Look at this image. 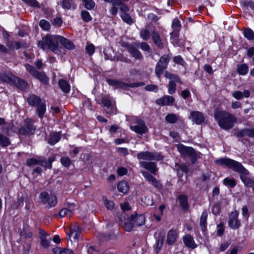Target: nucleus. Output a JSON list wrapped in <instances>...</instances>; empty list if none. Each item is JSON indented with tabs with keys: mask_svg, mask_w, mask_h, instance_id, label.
<instances>
[{
	"mask_svg": "<svg viewBox=\"0 0 254 254\" xmlns=\"http://www.w3.org/2000/svg\"><path fill=\"white\" fill-rule=\"evenodd\" d=\"M214 117L219 126L225 130L231 129L237 122V118L226 110L216 109Z\"/></svg>",
	"mask_w": 254,
	"mask_h": 254,
	"instance_id": "2",
	"label": "nucleus"
},
{
	"mask_svg": "<svg viewBox=\"0 0 254 254\" xmlns=\"http://www.w3.org/2000/svg\"><path fill=\"white\" fill-rule=\"evenodd\" d=\"M168 88V91L169 94L173 95L176 92L177 84L173 81H169L168 84L167 85Z\"/></svg>",
	"mask_w": 254,
	"mask_h": 254,
	"instance_id": "50",
	"label": "nucleus"
},
{
	"mask_svg": "<svg viewBox=\"0 0 254 254\" xmlns=\"http://www.w3.org/2000/svg\"><path fill=\"white\" fill-rule=\"evenodd\" d=\"M223 184L229 188H234L237 185V183L235 179L227 177L223 180Z\"/></svg>",
	"mask_w": 254,
	"mask_h": 254,
	"instance_id": "42",
	"label": "nucleus"
},
{
	"mask_svg": "<svg viewBox=\"0 0 254 254\" xmlns=\"http://www.w3.org/2000/svg\"><path fill=\"white\" fill-rule=\"evenodd\" d=\"M171 27L173 29V30H181L182 25L178 18L176 17L173 19Z\"/></svg>",
	"mask_w": 254,
	"mask_h": 254,
	"instance_id": "53",
	"label": "nucleus"
},
{
	"mask_svg": "<svg viewBox=\"0 0 254 254\" xmlns=\"http://www.w3.org/2000/svg\"><path fill=\"white\" fill-rule=\"evenodd\" d=\"M62 137L61 131H52L50 133L49 136L46 138L48 143L51 145H54L60 141Z\"/></svg>",
	"mask_w": 254,
	"mask_h": 254,
	"instance_id": "23",
	"label": "nucleus"
},
{
	"mask_svg": "<svg viewBox=\"0 0 254 254\" xmlns=\"http://www.w3.org/2000/svg\"><path fill=\"white\" fill-rule=\"evenodd\" d=\"M60 161L62 165L66 168H68L72 163L71 160L68 156L61 157Z\"/></svg>",
	"mask_w": 254,
	"mask_h": 254,
	"instance_id": "55",
	"label": "nucleus"
},
{
	"mask_svg": "<svg viewBox=\"0 0 254 254\" xmlns=\"http://www.w3.org/2000/svg\"><path fill=\"white\" fill-rule=\"evenodd\" d=\"M208 216V212L206 210H204L200 216L199 225L203 232L207 231V219Z\"/></svg>",
	"mask_w": 254,
	"mask_h": 254,
	"instance_id": "33",
	"label": "nucleus"
},
{
	"mask_svg": "<svg viewBox=\"0 0 254 254\" xmlns=\"http://www.w3.org/2000/svg\"><path fill=\"white\" fill-rule=\"evenodd\" d=\"M24 125L17 130V134L19 136H30L35 134L36 127L34 125V121L31 118L24 120Z\"/></svg>",
	"mask_w": 254,
	"mask_h": 254,
	"instance_id": "7",
	"label": "nucleus"
},
{
	"mask_svg": "<svg viewBox=\"0 0 254 254\" xmlns=\"http://www.w3.org/2000/svg\"><path fill=\"white\" fill-rule=\"evenodd\" d=\"M10 84L14 85L16 88L22 91H26L29 88L28 82L19 77L12 74V78Z\"/></svg>",
	"mask_w": 254,
	"mask_h": 254,
	"instance_id": "15",
	"label": "nucleus"
},
{
	"mask_svg": "<svg viewBox=\"0 0 254 254\" xmlns=\"http://www.w3.org/2000/svg\"><path fill=\"white\" fill-rule=\"evenodd\" d=\"M164 244V236H159L156 241L155 244V251L157 254H158L160 252Z\"/></svg>",
	"mask_w": 254,
	"mask_h": 254,
	"instance_id": "44",
	"label": "nucleus"
},
{
	"mask_svg": "<svg viewBox=\"0 0 254 254\" xmlns=\"http://www.w3.org/2000/svg\"><path fill=\"white\" fill-rule=\"evenodd\" d=\"M130 128L136 133L142 134L145 133L147 131V127L144 123L136 126H130Z\"/></svg>",
	"mask_w": 254,
	"mask_h": 254,
	"instance_id": "36",
	"label": "nucleus"
},
{
	"mask_svg": "<svg viewBox=\"0 0 254 254\" xmlns=\"http://www.w3.org/2000/svg\"><path fill=\"white\" fill-rule=\"evenodd\" d=\"M135 226L132 221L131 220L130 217L124 223V228L125 230L127 232H130L133 227Z\"/></svg>",
	"mask_w": 254,
	"mask_h": 254,
	"instance_id": "49",
	"label": "nucleus"
},
{
	"mask_svg": "<svg viewBox=\"0 0 254 254\" xmlns=\"http://www.w3.org/2000/svg\"><path fill=\"white\" fill-rule=\"evenodd\" d=\"M244 37L250 41L254 40V32L250 28H245L243 31Z\"/></svg>",
	"mask_w": 254,
	"mask_h": 254,
	"instance_id": "43",
	"label": "nucleus"
},
{
	"mask_svg": "<svg viewBox=\"0 0 254 254\" xmlns=\"http://www.w3.org/2000/svg\"><path fill=\"white\" fill-rule=\"evenodd\" d=\"M56 160V155L53 154L49 157L48 160L43 156H38L37 158H31L26 160V164L28 166H33L36 165H40L44 167L45 169H51L52 163Z\"/></svg>",
	"mask_w": 254,
	"mask_h": 254,
	"instance_id": "6",
	"label": "nucleus"
},
{
	"mask_svg": "<svg viewBox=\"0 0 254 254\" xmlns=\"http://www.w3.org/2000/svg\"><path fill=\"white\" fill-rule=\"evenodd\" d=\"M175 102V98L170 95H164L155 100V103L160 106H172Z\"/></svg>",
	"mask_w": 254,
	"mask_h": 254,
	"instance_id": "18",
	"label": "nucleus"
},
{
	"mask_svg": "<svg viewBox=\"0 0 254 254\" xmlns=\"http://www.w3.org/2000/svg\"><path fill=\"white\" fill-rule=\"evenodd\" d=\"M170 60V56L169 54L163 55L160 58L155 69V74L159 78L163 71L167 68Z\"/></svg>",
	"mask_w": 254,
	"mask_h": 254,
	"instance_id": "11",
	"label": "nucleus"
},
{
	"mask_svg": "<svg viewBox=\"0 0 254 254\" xmlns=\"http://www.w3.org/2000/svg\"><path fill=\"white\" fill-rule=\"evenodd\" d=\"M179 235L176 229H172L167 234L166 243L168 245H173L177 241Z\"/></svg>",
	"mask_w": 254,
	"mask_h": 254,
	"instance_id": "26",
	"label": "nucleus"
},
{
	"mask_svg": "<svg viewBox=\"0 0 254 254\" xmlns=\"http://www.w3.org/2000/svg\"><path fill=\"white\" fill-rule=\"evenodd\" d=\"M165 120L167 123L171 124H174L177 122L184 123L180 116L175 113L167 114L165 117Z\"/></svg>",
	"mask_w": 254,
	"mask_h": 254,
	"instance_id": "29",
	"label": "nucleus"
},
{
	"mask_svg": "<svg viewBox=\"0 0 254 254\" xmlns=\"http://www.w3.org/2000/svg\"><path fill=\"white\" fill-rule=\"evenodd\" d=\"M128 52L131 55V56L136 59L142 60L143 59V56L140 52L134 46L129 48Z\"/></svg>",
	"mask_w": 254,
	"mask_h": 254,
	"instance_id": "39",
	"label": "nucleus"
},
{
	"mask_svg": "<svg viewBox=\"0 0 254 254\" xmlns=\"http://www.w3.org/2000/svg\"><path fill=\"white\" fill-rule=\"evenodd\" d=\"M58 85L64 94H68L70 91V85L67 81L64 79H60L58 81Z\"/></svg>",
	"mask_w": 254,
	"mask_h": 254,
	"instance_id": "34",
	"label": "nucleus"
},
{
	"mask_svg": "<svg viewBox=\"0 0 254 254\" xmlns=\"http://www.w3.org/2000/svg\"><path fill=\"white\" fill-rule=\"evenodd\" d=\"M131 220L132 221L134 226H140L143 225L145 221V216L143 214L131 215Z\"/></svg>",
	"mask_w": 254,
	"mask_h": 254,
	"instance_id": "30",
	"label": "nucleus"
},
{
	"mask_svg": "<svg viewBox=\"0 0 254 254\" xmlns=\"http://www.w3.org/2000/svg\"><path fill=\"white\" fill-rule=\"evenodd\" d=\"M173 61L175 64L183 66H185L186 65V63L181 56H175L173 59Z\"/></svg>",
	"mask_w": 254,
	"mask_h": 254,
	"instance_id": "60",
	"label": "nucleus"
},
{
	"mask_svg": "<svg viewBox=\"0 0 254 254\" xmlns=\"http://www.w3.org/2000/svg\"><path fill=\"white\" fill-rule=\"evenodd\" d=\"M10 144V141L6 136L0 132V145L1 147H7Z\"/></svg>",
	"mask_w": 254,
	"mask_h": 254,
	"instance_id": "46",
	"label": "nucleus"
},
{
	"mask_svg": "<svg viewBox=\"0 0 254 254\" xmlns=\"http://www.w3.org/2000/svg\"><path fill=\"white\" fill-rule=\"evenodd\" d=\"M25 67L34 78L39 80L44 85L48 84L49 79L44 72L38 71L34 66L29 64H26Z\"/></svg>",
	"mask_w": 254,
	"mask_h": 254,
	"instance_id": "10",
	"label": "nucleus"
},
{
	"mask_svg": "<svg viewBox=\"0 0 254 254\" xmlns=\"http://www.w3.org/2000/svg\"><path fill=\"white\" fill-rule=\"evenodd\" d=\"M85 7L89 10H91L95 6V2L93 0H83Z\"/></svg>",
	"mask_w": 254,
	"mask_h": 254,
	"instance_id": "62",
	"label": "nucleus"
},
{
	"mask_svg": "<svg viewBox=\"0 0 254 254\" xmlns=\"http://www.w3.org/2000/svg\"><path fill=\"white\" fill-rule=\"evenodd\" d=\"M39 200L43 204H48L49 207H54L57 204V198L56 195L49 194L46 191H42L39 195Z\"/></svg>",
	"mask_w": 254,
	"mask_h": 254,
	"instance_id": "13",
	"label": "nucleus"
},
{
	"mask_svg": "<svg viewBox=\"0 0 254 254\" xmlns=\"http://www.w3.org/2000/svg\"><path fill=\"white\" fill-rule=\"evenodd\" d=\"M192 121L197 125H200L204 122L205 117L202 113L195 111L190 112Z\"/></svg>",
	"mask_w": 254,
	"mask_h": 254,
	"instance_id": "27",
	"label": "nucleus"
},
{
	"mask_svg": "<svg viewBox=\"0 0 254 254\" xmlns=\"http://www.w3.org/2000/svg\"><path fill=\"white\" fill-rule=\"evenodd\" d=\"M177 148L183 157H189L192 164L196 163L198 158H201V153L199 152H196L192 147L186 146L181 144L177 145Z\"/></svg>",
	"mask_w": 254,
	"mask_h": 254,
	"instance_id": "5",
	"label": "nucleus"
},
{
	"mask_svg": "<svg viewBox=\"0 0 254 254\" xmlns=\"http://www.w3.org/2000/svg\"><path fill=\"white\" fill-rule=\"evenodd\" d=\"M241 5L246 9L254 10V1L252 0H244L241 2Z\"/></svg>",
	"mask_w": 254,
	"mask_h": 254,
	"instance_id": "45",
	"label": "nucleus"
},
{
	"mask_svg": "<svg viewBox=\"0 0 254 254\" xmlns=\"http://www.w3.org/2000/svg\"><path fill=\"white\" fill-rule=\"evenodd\" d=\"M12 74H11L10 76H8L0 72V81L10 84L11 82V79L12 78Z\"/></svg>",
	"mask_w": 254,
	"mask_h": 254,
	"instance_id": "52",
	"label": "nucleus"
},
{
	"mask_svg": "<svg viewBox=\"0 0 254 254\" xmlns=\"http://www.w3.org/2000/svg\"><path fill=\"white\" fill-rule=\"evenodd\" d=\"M236 71L240 75H245L248 73L249 66L246 64H237Z\"/></svg>",
	"mask_w": 254,
	"mask_h": 254,
	"instance_id": "40",
	"label": "nucleus"
},
{
	"mask_svg": "<svg viewBox=\"0 0 254 254\" xmlns=\"http://www.w3.org/2000/svg\"><path fill=\"white\" fill-rule=\"evenodd\" d=\"M85 50L88 55L91 56L95 53V48L93 44L87 43L85 47Z\"/></svg>",
	"mask_w": 254,
	"mask_h": 254,
	"instance_id": "59",
	"label": "nucleus"
},
{
	"mask_svg": "<svg viewBox=\"0 0 254 254\" xmlns=\"http://www.w3.org/2000/svg\"><path fill=\"white\" fill-rule=\"evenodd\" d=\"M183 241L185 246L188 248L193 250L197 247V245L195 243L193 237L190 234H187L183 236Z\"/></svg>",
	"mask_w": 254,
	"mask_h": 254,
	"instance_id": "25",
	"label": "nucleus"
},
{
	"mask_svg": "<svg viewBox=\"0 0 254 254\" xmlns=\"http://www.w3.org/2000/svg\"><path fill=\"white\" fill-rule=\"evenodd\" d=\"M19 235L21 238L25 239H32L33 233L28 227H24L22 230L20 231Z\"/></svg>",
	"mask_w": 254,
	"mask_h": 254,
	"instance_id": "41",
	"label": "nucleus"
},
{
	"mask_svg": "<svg viewBox=\"0 0 254 254\" xmlns=\"http://www.w3.org/2000/svg\"><path fill=\"white\" fill-rule=\"evenodd\" d=\"M39 26L44 31H49L51 29L50 22L45 19H42L40 21Z\"/></svg>",
	"mask_w": 254,
	"mask_h": 254,
	"instance_id": "47",
	"label": "nucleus"
},
{
	"mask_svg": "<svg viewBox=\"0 0 254 254\" xmlns=\"http://www.w3.org/2000/svg\"><path fill=\"white\" fill-rule=\"evenodd\" d=\"M14 45V49L16 50L20 48H27L29 47V45L24 41L21 42H11Z\"/></svg>",
	"mask_w": 254,
	"mask_h": 254,
	"instance_id": "54",
	"label": "nucleus"
},
{
	"mask_svg": "<svg viewBox=\"0 0 254 254\" xmlns=\"http://www.w3.org/2000/svg\"><path fill=\"white\" fill-rule=\"evenodd\" d=\"M129 0H117L112 4L117 5V6H120V9L123 13H127L129 11V7L127 5L124 3V2H127Z\"/></svg>",
	"mask_w": 254,
	"mask_h": 254,
	"instance_id": "37",
	"label": "nucleus"
},
{
	"mask_svg": "<svg viewBox=\"0 0 254 254\" xmlns=\"http://www.w3.org/2000/svg\"><path fill=\"white\" fill-rule=\"evenodd\" d=\"M107 82L113 86L115 89H121L127 90L128 88H136L143 86L145 85L144 82H136L131 83H127L118 79H107Z\"/></svg>",
	"mask_w": 254,
	"mask_h": 254,
	"instance_id": "8",
	"label": "nucleus"
},
{
	"mask_svg": "<svg viewBox=\"0 0 254 254\" xmlns=\"http://www.w3.org/2000/svg\"><path fill=\"white\" fill-rule=\"evenodd\" d=\"M165 77L170 80L169 81H173L175 83H179L183 84V82L182 81L180 77L174 73H171L169 71H166L165 73Z\"/></svg>",
	"mask_w": 254,
	"mask_h": 254,
	"instance_id": "35",
	"label": "nucleus"
},
{
	"mask_svg": "<svg viewBox=\"0 0 254 254\" xmlns=\"http://www.w3.org/2000/svg\"><path fill=\"white\" fill-rule=\"evenodd\" d=\"M103 200L104 201L105 207L109 210H112L114 208L115 203L113 200H108L106 197H103Z\"/></svg>",
	"mask_w": 254,
	"mask_h": 254,
	"instance_id": "57",
	"label": "nucleus"
},
{
	"mask_svg": "<svg viewBox=\"0 0 254 254\" xmlns=\"http://www.w3.org/2000/svg\"><path fill=\"white\" fill-rule=\"evenodd\" d=\"M225 232V225L223 222H220L217 225L216 235L218 237H222Z\"/></svg>",
	"mask_w": 254,
	"mask_h": 254,
	"instance_id": "48",
	"label": "nucleus"
},
{
	"mask_svg": "<svg viewBox=\"0 0 254 254\" xmlns=\"http://www.w3.org/2000/svg\"><path fill=\"white\" fill-rule=\"evenodd\" d=\"M180 32V31L179 30H173V31L170 33L171 39H172L173 42L176 43H177L179 42Z\"/></svg>",
	"mask_w": 254,
	"mask_h": 254,
	"instance_id": "61",
	"label": "nucleus"
},
{
	"mask_svg": "<svg viewBox=\"0 0 254 254\" xmlns=\"http://www.w3.org/2000/svg\"><path fill=\"white\" fill-rule=\"evenodd\" d=\"M212 213L215 215H218L221 212V205L218 202L215 203L212 208Z\"/></svg>",
	"mask_w": 254,
	"mask_h": 254,
	"instance_id": "63",
	"label": "nucleus"
},
{
	"mask_svg": "<svg viewBox=\"0 0 254 254\" xmlns=\"http://www.w3.org/2000/svg\"><path fill=\"white\" fill-rule=\"evenodd\" d=\"M98 103L102 104V107L104 108V112L109 116L117 113V109L115 102L110 96H102L100 102H98Z\"/></svg>",
	"mask_w": 254,
	"mask_h": 254,
	"instance_id": "9",
	"label": "nucleus"
},
{
	"mask_svg": "<svg viewBox=\"0 0 254 254\" xmlns=\"http://www.w3.org/2000/svg\"><path fill=\"white\" fill-rule=\"evenodd\" d=\"M151 38L154 44L158 49L162 50L164 48L167 40L165 38L161 37L158 32L155 30L152 31Z\"/></svg>",
	"mask_w": 254,
	"mask_h": 254,
	"instance_id": "17",
	"label": "nucleus"
},
{
	"mask_svg": "<svg viewBox=\"0 0 254 254\" xmlns=\"http://www.w3.org/2000/svg\"><path fill=\"white\" fill-rule=\"evenodd\" d=\"M235 135L238 138L248 136L254 138V127L245 128L241 130H238L235 133Z\"/></svg>",
	"mask_w": 254,
	"mask_h": 254,
	"instance_id": "21",
	"label": "nucleus"
},
{
	"mask_svg": "<svg viewBox=\"0 0 254 254\" xmlns=\"http://www.w3.org/2000/svg\"><path fill=\"white\" fill-rule=\"evenodd\" d=\"M60 35L47 34L38 42L37 45L44 51L50 50L55 54H59L60 52Z\"/></svg>",
	"mask_w": 254,
	"mask_h": 254,
	"instance_id": "3",
	"label": "nucleus"
},
{
	"mask_svg": "<svg viewBox=\"0 0 254 254\" xmlns=\"http://www.w3.org/2000/svg\"><path fill=\"white\" fill-rule=\"evenodd\" d=\"M139 166L150 172V174L156 175L158 171L157 164L152 161H140Z\"/></svg>",
	"mask_w": 254,
	"mask_h": 254,
	"instance_id": "19",
	"label": "nucleus"
},
{
	"mask_svg": "<svg viewBox=\"0 0 254 254\" xmlns=\"http://www.w3.org/2000/svg\"><path fill=\"white\" fill-rule=\"evenodd\" d=\"M63 22V21L61 17H56L54 18L52 23L55 27H60L62 26Z\"/></svg>",
	"mask_w": 254,
	"mask_h": 254,
	"instance_id": "64",
	"label": "nucleus"
},
{
	"mask_svg": "<svg viewBox=\"0 0 254 254\" xmlns=\"http://www.w3.org/2000/svg\"><path fill=\"white\" fill-rule=\"evenodd\" d=\"M141 173L145 179L151 184L155 188L160 190L163 188V185L160 180L155 178L152 174L147 171H142Z\"/></svg>",
	"mask_w": 254,
	"mask_h": 254,
	"instance_id": "16",
	"label": "nucleus"
},
{
	"mask_svg": "<svg viewBox=\"0 0 254 254\" xmlns=\"http://www.w3.org/2000/svg\"><path fill=\"white\" fill-rule=\"evenodd\" d=\"M177 200L179 202V206L184 212L187 211L189 209L188 196L187 194H181L178 195Z\"/></svg>",
	"mask_w": 254,
	"mask_h": 254,
	"instance_id": "22",
	"label": "nucleus"
},
{
	"mask_svg": "<svg viewBox=\"0 0 254 254\" xmlns=\"http://www.w3.org/2000/svg\"><path fill=\"white\" fill-rule=\"evenodd\" d=\"M175 168L177 176L178 178H180L181 180H182L181 178L183 175V173H185L186 174H187L189 173L188 166L186 165L185 163H176Z\"/></svg>",
	"mask_w": 254,
	"mask_h": 254,
	"instance_id": "28",
	"label": "nucleus"
},
{
	"mask_svg": "<svg viewBox=\"0 0 254 254\" xmlns=\"http://www.w3.org/2000/svg\"><path fill=\"white\" fill-rule=\"evenodd\" d=\"M59 43L67 50H71L75 48V46L71 41L62 36L60 37Z\"/></svg>",
	"mask_w": 254,
	"mask_h": 254,
	"instance_id": "31",
	"label": "nucleus"
},
{
	"mask_svg": "<svg viewBox=\"0 0 254 254\" xmlns=\"http://www.w3.org/2000/svg\"><path fill=\"white\" fill-rule=\"evenodd\" d=\"M69 236L74 235L73 238L75 240H78L81 237L82 229L77 223L71 224L69 226Z\"/></svg>",
	"mask_w": 254,
	"mask_h": 254,
	"instance_id": "20",
	"label": "nucleus"
},
{
	"mask_svg": "<svg viewBox=\"0 0 254 254\" xmlns=\"http://www.w3.org/2000/svg\"><path fill=\"white\" fill-rule=\"evenodd\" d=\"M117 189L119 192L123 193L124 194H126L129 190V184L127 181L122 180L118 183Z\"/></svg>",
	"mask_w": 254,
	"mask_h": 254,
	"instance_id": "32",
	"label": "nucleus"
},
{
	"mask_svg": "<svg viewBox=\"0 0 254 254\" xmlns=\"http://www.w3.org/2000/svg\"><path fill=\"white\" fill-rule=\"evenodd\" d=\"M121 17L123 20L128 24L131 25L134 22L131 17L127 13H122L121 14Z\"/></svg>",
	"mask_w": 254,
	"mask_h": 254,
	"instance_id": "51",
	"label": "nucleus"
},
{
	"mask_svg": "<svg viewBox=\"0 0 254 254\" xmlns=\"http://www.w3.org/2000/svg\"><path fill=\"white\" fill-rule=\"evenodd\" d=\"M136 157L138 160H145L148 161H161L164 158L163 155L158 153L151 151H142L136 154Z\"/></svg>",
	"mask_w": 254,
	"mask_h": 254,
	"instance_id": "12",
	"label": "nucleus"
},
{
	"mask_svg": "<svg viewBox=\"0 0 254 254\" xmlns=\"http://www.w3.org/2000/svg\"><path fill=\"white\" fill-rule=\"evenodd\" d=\"M239 215V212L235 210L232 212L229 216L228 226L233 230L239 229L241 226V221L238 218Z\"/></svg>",
	"mask_w": 254,
	"mask_h": 254,
	"instance_id": "14",
	"label": "nucleus"
},
{
	"mask_svg": "<svg viewBox=\"0 0 254 254\" xmlns=\"http://www.w3.org/2000/svg\"><path fill=\"white\" fill-rule=\"evenodd\" d=\"M140 35L143 40L147 41L150 38V35L151 36V33L150 34V31L148 29H142L140 31Z\"/></svg>",
	"mask_w": 254,
	"mask_h": 254,
	"instance_id": "56",
	"label": "nucleus"
},
{
	"mask_svg": "<svg viewBox=\"0 0 254 254\" xmlns=\"http://www.w3.org/2000/svg\"><path fill=\"white\" fill-rule=\"evenodd\" d=\"M26 100L29 106L36 108V114L40 119H42L46 112L45 102L42 101L40 97L34 94H29Z\"/></svg>",
	"mask_w": 254,
	"mask_h": 254,
	"instance_id": "4",
	"label": "nucleus"
},
{
	"mask_svg": "<svg viewBox=\"0 0 254 254\" xmlns=\"http://www.w3.org/2000/svg\"><path fill=\"white\" fill-rule=\"evenodd\" d=\"M1 130L5 133L7 135H9L10 133H15L17 132V128L14 124L13 121H10L9 122H6L5 126L0 128Z\"/></svg>",
	"mask_w": 254,
	"mask_h": 254,
	"instance_id": "24",
	"label": "nucleus"
},
{
	"mask_svg": "<svg viewBox=\"0 0 254 254\" xmlns=\"http://www.w3.org/2000/svg\"><path fill=\"white\" fill-rule=\"evenodd\" d=\"M61 3L62 7L64 9H75L76 5L73 0H62Z\"/></svg>",
	"mask_w": 254,
	"mask_h": 254,
	"instance_id": "38",
	"label": "nucleus"
},
{
	"mask_svg": "<svg viewBox=\"0 0 254 254\" xmlns=\"http://www.w3.org/2000/svg\"><path fill=\"white\" fill-rule=\"evenodd\" d=\"M214 162L217 165L227 167L238 173L245 186L247 188H252L254 191V178L251 179L248 177L250 172L241 163L229 158H219L215 160Z\"/></svg>",
	"mask_w": 254,
	"mask_h": 254,
	"instance_id": "1",
	"label": "nucleus"
},
{
	"mask_svg": "<svg viewBox=\"0 0 254 254\" xmlns=\"http://www.w3.org/2000/svg\"><path fill=\"white\" fill-rule=\"evenodd\" d=\"M81 18L84 22H88L92 20L89 13L86 10H82L81 12Z\"/></svg>",
	"mask_w": 254,
	"mask_h": 254,
	"instance_id": "58",
	"label": "nucleus"
}]
</instances>
